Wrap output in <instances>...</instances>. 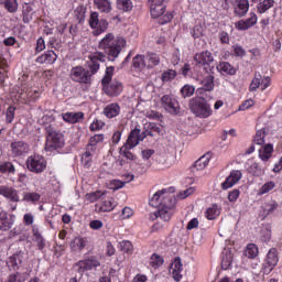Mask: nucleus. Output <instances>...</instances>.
<instances>
[{"label": "nucleus", "instance_id": "nucleus-1", "mask_svg": "<svg viewBox=\"0 0 282 282\" xmlns=\"http://www.w3.org/2000/svg\"><path fill=\"white\" fill-rule=\"evenodd\" d=\"M127 46V40L123 37H117L113 33H108L106 36L99 42V50L102 52H97L90 61L87 62L89 74L94 76V74L98 73L100 69V63H113L118 56H120V52H122V47Z\"/></svg>", "mask_w": 282, "mask_h": 282}, {"label": "nucleus", "instance_id": "nucleus-2", "mask_svg": "<svg viewBox=\"0 0 282 282\" xmlns=\"http://www.w3.org/2000/svg\"><path fill=\"white\" fill-rule=\"evenodd\" d=\"M115 69L116 67L108 66L106 68V74L101 79V85L104 87L105 94H107V96H110L111 98H116V96H120V94H122V83L116 79L111 82V78H113Z\"/></svg>", "mask_w": 282, "mask_h": 282}, {"label": "nucleus", "instance_id": "nucleus-3", "mask_svg": "<svg viewBox=\"0 0 282 282\" xmlns=\"http://www.w3.org/2000/svg\"><path fill=\"white\" fill-rule=\"evenodd\" d=\"M188 108L196 118H208L213 110L210 104L204 97H194L188 102Z\"/></svg>", "mask_w": 282, "mask_h": 282}, {"label": "nucleus", "instance_id": "nucleus-4", "mask_svg": "<svg viewBox=\"0 0 282 282\" xmlns=\"http://www.w3.org/2000/svg\"><path fill=\"white\" fill-rule=\"evenodd\" d=\"M175 204H177V198H175V196L173 195L164 196L161 199L159 213L163 221H171V217H173V208H175Z\"/></svg>", "mask_w": 282, "mask_h": 282}, {"label": "nucleus", "instance_id": "nucleus-5", "mask_svg": "<svg viewBox=\"0 0 282 282\" xmlns=\"http://www.w3.org/2000/svg\"><path fill=\"white\" fill-rule=\"evenodd\" d=\"M65 147V139L62 133L47 131L45 151H58Z\"/></svg>", "mask_w": 282, "mask_h": 282}, {"label": "nucleus", "instance_id": "nucleus-6", "mask_svg": "<svg viewBox=\"0 0 282 282\" xmlns=\"http://www.w3.org/2000/svg\"><path fill=\"white\" fill-rule=\"evenodd\" d=\"M98 12H91L89 18V26L94 30V36H100L104 32H107L109 28V22L106 19L99 18Z\"/></svg>", "mask_w": 282, "mask_h": 282}, {"label": "nucleus", "instance_id": "nucleus-7", "mask_svg": "<svg viewBox=\"0 0 282 282\" xmlns=\"http://www.w3.org/2000/svg\"><path fill=\"white\" fill-rule=\"evenodd\" d=\"M70 78L75 80V83H82L83 85L91 84V74L89 70L83 68V66L72 68Z\"/></svg>", "mask_w": 282, "mask_h": 282}, {"label": "nucleus", "instance_id": "nucleus-8", "mask_svg": "<svg viewBox=\"0 0 282 282\" xmlns=\"http://www.w3.org/2000/svg\"><path fill=\"white\" fill-rule=\"evenodd\" d=\"M100 265V261H98L95 257H91L89 259L79 260L74 264L75 272H78L80 276L85 274V272H88V270H94V268H98Z\"/></svg>", "mask_w": 282, "mask_h": 282}, {"label": "nucleus", "instance_id": "nucleus-9", "mask_svg": "<svg viewBox=\"0 0 282 282\" xmlns=\"http://www.w3.org/2000/svg\"><path fill=\"white\" fill-rule=\"evenodd\" d=\"M161 105L167 113H171L172 116H180V111L182 108H180V101L177 99L171 97L170 95H165L161 98Z\"/></svg>", "mask_w": 282, "mask_h": 282}, {"label": "nucleus", "instance_id": "nucleus-10", "mask_svg": "<svg viewBox=\"0 0 282 282\" xmlns=\"http://www.w3.org/2000/svg\"><path fill=\"white\" fill-rule=\"evenodd\" d=\"M46 166L45 159L41 155H31L26 160V167L32 173H43Z\"/></svg>", "mask_w": 282, "mask_h": 282}, {"label": "nucleus", "instance_id": "nucleus-11", "mask_svg": "<svg viewBox=\"0 0 282 282\" xmlns=\"http://www.w3.org/2000/svg\"><path fill=\"white\" fill-rule=\"evenodd\" d=\"M194 61H196L198 65H207V67H205L207 74H214L213 69H215V66H210V64H213L215 61V58L213 57V53H210L209 51H205L200 54H196L194 56Z\"/></svg>", "mask_w": 282, "mask_h": 282}, {"label": "nucleus", "instance_id": "nucleus-12", "mask_svg": "<svg viewBox=\"0 0 282 282\" xmlns=\"http://www.w3.org/2000/svg\"><path fill=\"white\" fill-rule=\"evenodd\" d=\"M144 138H147V134L144 132H142V134H140V129L135 128L133 129L128 139L127 142L123 145V149H135V147H138L140 144V142H142V140H144Z\"/></svg>", "mask_w": 282, "mask_h": 282}, {"label": "nucleus", "instance_id": "nucleus-13", "mask_svg": "<svg viewBox=\"0 0 282 282\" xmlns=\"http://www.w3.org/2000/svg\"><path fill=\"white\" fill-rule=\"evenodd\" d=\"M265 261L267 263L263 265V272L264 274H270L279 263V252L276 251V248L269 250Z\"/></svg>", "mask_w": 282, "mask_h": 282}, {"label": "nucleus", "instance_id": "nucleus-14", "mask_svg": "<svg viewBox=\"0 0 282 282\" xmlns=\"http://www.w3.org/2000/svg\"><path fill=\"white\" fill-rule=\"evenodd\" d=\"M30 152V144L25 141H14L11 143V155L13 158H23V155Z\"/></svg>", "mask_w": 282, "mask_h": 282}, {"label": "nucleus", "instance_id": "nucleus-15", "mask_svg": "<svg viewBox=\"0 0 282 282\" xmlns=\"http://www.w3.org/2000/svg\"><path fill=\"white\" fill-rule=\"evenodd\" d=\"M23 264V256L21 252L14 253L11 256L7 261V267L9 268L10 272H17Z\"/></svg>", "mask_w": 282, "mask_h": 282}, {"label": "nucleus", "instance_id": "nucleus-16", "mask_svg": "<svg viewBox=\"0 0 282 282\" xmlns=\"http://www.w3.org/2000/svg\"><path fill=\"white\" fill-rule=\"evenodd\" d=\"M241 180V171L234 170L231 171L230 175L226 178V181L221 184V188L224 191H228V188H232L237 182Z\"/></svg>", "mask_w": 282, "mask_h": 282}, {"label": "nucleus", "instance_id": "nucleus-17", "mask_svg": "<svg viewBox=\"0 0 282 282\" xmlns=\"http://www.w3.org/2000/svg\"><path fill=\"white\" fill-rule=\"evenodd\" d=\"M14 225V218L6 212H0V230L3 232L10 230Z\"/></svg>", "mask_w": 282, "mask_h": 282}, {"label": "nucleus", "instance_id": "nucleus-18", "mask_svg": "<svg viewBox=\"0 0 282 282\" xmlns=\"http://www.w3.org/2000/svg\"><path fill=\"white\" fill-rule=\"evenodd\" d=\"M248 10H250V2L248 0H239L234 7V14L239 18L246 17Z\"/></svg>", "mask_w": 282, "mask_h": 282}, {"label": "nucleus", "instance_id": "nucleus-19", "mask_svg": "<svg viewBox=\"0 0 282 282\" xmlns=\"http://www.w3.org/2000/svg\"><path fill=\"white\" fill-rule=\"evenodd\" d=\"M0 195L10 199V202H19V193L14 187L0 186Z\"/></svg>", "mask_w": 282, "mask_h": 282}, {"label": "nucleus", "instance_id": "nucleus-20", "mask_svg": "<svg viewBox=\"0 0 282 282\" xmlns=\"http://www.w3.org/2000/svg\"><path fill=\"white\" fill-rule=\"evenodd\" d=\"M252 25H257V14L254 13H250V18L247 20L236 22L237 30H250Z\"/></svg>", "mask_w": 282, "mask_h": 282}, {"label": "nucleus", "instance_id": "nucleus-21", "mask_svg": "<svg viewBox=\"0 0 282 282\" xmlns=\"http://www.w3.org/2000/svg\"><path fill=\"white\" fill-rule=\"evenodd\" d=\"M182 258L176 257L174 262L172 263V275L174 281L180 282L182 281Z\"/></svg>", "mask_w": 282, "mask_h": 282}, {"label": "nucleus", "instance_id": "nucleus-22", "mask_svg": "<svg viewBox=\"0 0 282 282\" xmlns=\"http://www.w3.org/2000/svg\"><path fill=\"white\" fill-rule=\"evenodd\" d=\"M113 198H109L107 200H102L101 203L96 204V210L98 213H111L116 208Z\"/></svg>", "mask_w": 282, "mask_h": 282}, {"label": "nucleus", "instance_id": "nucleus-23", "mask_svg": "<svg viewBox=\"0 0 282 282\" xmlns=\"http://www.w3.org/2000/svg\"><path fill=\"white\" fill-rule=\"evenodd\" d=\"M56 58H58V56L54 51H47L46 53L36 58V63L54 65V63H56Z\"/></svg>", "mask_w": 282, "mask_h": 282}, {"label": "nucleus", "instance_id": "nucleus-24", "mask_svg": "<svg viewBox=\"0 0 282 282\" xmlns=\"http://www.w3.org/2000/svg\"><path fill=\"white\" fill-rule=\"evenodd\" d=\"M85 118V113L83 112H66L63 115V120L65 122H70V124H76V122H80Z\"/></svg>", "mask_w": 282, "mask_h": 282}, {"label": "nucleus", "instance_id": "nucleus-25", "mask_svg": "<svg viewBox=\"0 0 282 282\" xmlns=\"http://www.w3.org/2000/svg\"><path fill=\"white\" fill-rule=\"evenodd\" d=\"M88 243L89 241L87 240V238L78 237L70 242V248L72 250H74V252H77V251L80 252L82 250H85Z\"/></svg>", "mask_w": 282, "mask_h": 282}, {"label": "nucleus", "instance_id": "nucleus-26", "mask_svg": "<svg viewBox=\"0 0 282 282\" xmlns=\"http://www.w3.org/2000/svg\"><path fill=\"white\" fill-rule=\"evenodd\" d=\"M272 151H274V147L271 143H268L259 150V158L263 162H268L270 158H272Z\"/></svg>", "mask_w": 282, "mask_h": 282}, {"label": "nucleus", "instance_id": "nucleus-27", "mask_svg": "<svg viewBox=\"0 0 282 282\" xmlns=\"http://www.w3.org/2000/svg\"><path fill=\"white\" fill-rule=\"evenodd\" d=\"M232 265V250L224 249L223 251V260H221V269L228 270Z\"/></svg>", "mask_w": 282, "mask_h": 282}, {"label": "nucleus", "instance_id": "nucleus-28", "mask_svg": "<svg viewBox=\"0 0 282 282\" xmlns=\"http://www.w3.org/2000/svg\"><path fill=\"white\" fill-rule=\"evenodd\" d=\"M210 153H206L203 156H200L195 163H194V169L197 171H204L206 166H208V162H210Z\"/></svg>", "mask_w": 282, "mask_h": 282}, {"label": "nucleus", "instance_id": "nucleus-29", "mask_svg": "<svg viewBox=\"0 0 282 282\" xmlns=\"http://www.w3.org/2000/svg\"><path fill=\"white\" fill-rule=\"evenodd\" d=\"M165 11H166V4L150 6V12H151L152 19H159V17H162Z\"/></svg>", "mask_w": 282, "mask_h": 282}, {"label": "nucleus", "instance_id": "nucleus-30", "mask_svg": "<svg viewBox=\"0 0 282 282\" xmlns=\"http://www.w3.org/2000/svg\"><path fill=\"white\" fill-rule=\"evenodd\" d=\"M107 118H116L120 113V106L118 104H110L104 109Z\"/></svg>", "mask_w": 282, "mask_h": 282}, {"label": "nucleus", "instance_id": "nucleus-31", "mask_svg": "<svg viewBox=\"0 0 282 282\" xmlns=\"http://www.w3.org/2000/svg\"><path fill=\"white\" fill-rule=\"evenodd\" d=\"M220 214H221V207H219V205L217 204H213L212 207H209L206 210V217L209 220L217 219V217H219Z\"/></svg>", "mask_w": 282, "mask_h": 282}, {"label": "nucleus", "instance_id": "nucleus-32", "mask_svg": "<svg viewBox=\"0 0 282 282\" xmlns=\"http://www.w3.org/2000/svg\"><path fill=\"white\" fill-rule=\"evenodd\" d=\"M216 69L223 72L224 74H229L230 76H235V74H237L235 67H232V65H230L228 62H221L219 66H216Z\"/></svg>", "mask_w": 282, "mask_h": 282}, {"label": "nucleus", "instance_id": "nucleus-33", "mask_svg": "<svg viewBox=\"0 0 282 282\" xmlns=\"http://www.w3.org/2000/svg\"><path fill=\"white\" fill-rule=\"evenodd\" d=\"M200 85H203V89L205 91H213L215 88V76L207 75L202 82Z\"/></svg>", "mask_w": 282, "mask_h": 282}, {"label": "nucleus", "instance_id": "nucleus-34", "mask_svg": "<svg viewBox=\"0 0 282 282\" xmlns=\"http://www.w3.org/2000/svg\"><path fill=\"white\" fill-rule=\"evenodd\" d=\"M166 193V189H162L156 192L152 198L150 199L149 204L150 206H152L153 208H160V204H162V195H164Z\"/></svg>", "mask_w": 282, "mask_h": 282}, {"label": "nucleus", "instance_id": "nucleus-35", "mask_svg": "<svg viewBox=\"0 0 282 282\" xmlns=\"http://www.w3.org/2000/svg\"><path fill=\"white\" fill-rule=\"evenodd\" d=\"M95 4L100 12H106L107 14L111 12V2L109 0H95Z\"/></svg>", "mask_w": 282, "mask_h": 282}, {"label": "nucleus", "instance_id": "nucleus-36", "mask_svg": "<svg viewBox=\"0 0 282 282\" xmlns=\"http://www.w3.org/2000/svg\"><path fill=\"white\" fill-rule=\"evenodd\" d=\"M118 10H123V12H131L133 10V2L131 0H117Z\"/></svg>", "mask_w": 282, "mask_h": 282}, {"label": "nucleus", "instance_id": "nucleus-37", "mask_svg": "<svg viewBox=\"0 0 282 282\" xmlns=\"http://www.w3.org/2000/svg\"><path fill=\"white\" fill-rule=\"evenodd\" d=\"M265 128L258 130L253 138L254 144H258L259 147L265 144Z\"/></svg>", "mask_w": 282, "mask_h": 282}, {"label": "nucleus", "instance_id": "nucleus-38", "mask_svg": "<svg viewBox=\"0 0 282 282\" xmlns=\"http://www.w3.org/2000/svg\"><path fill=\"white\" fill-rule=\"evenodd\" d=\"M245 254L248 257V259H254L259 254V248L254 243H249Z\"/></svg>", "mask_w": 282, "mask_h": 282}, {"label": "nucleus", "instance_id": "nucleus-39", "mask_svg": "<svg viewBox=\"0 0 282 282\" xmlns=\"http://www.w3.org/2000/svg\"><path fill=\"white\" fill-rule=\"evenodd\" d=\"M164 264V258L158 253H153L150 258V265L154 269L160 268V265Z\"/></svg>", "mask_w": 282, "mask_h": 282}, {"label": "nucleus", "instance_id": "nucleus-40", "mask_svg": "<svg viewBox=\"0 0 282 282\" xmlns=\"http://www.w3.org/2000/svg\"><path fill=\"white\" fill-rule=\"evenodd\" d=\"M104 139L105 137L102 134H95L91 137L88 143V151H96V144H98V142H102Z\"/></svg>", "mask_w": 282, "mask_h": 282}, {"label": "nucleus", "instance_id": "nucleus-41", "mask_svg": "<svg viewBox=\"0 0 282 282\" xmlns=\"http://www.w3.org/2000/svg\"><path fill=\"white\" fill-rule=\"evenodd\" d=\"M85 14H87V8L84 6L77 7L75 10V17L78 23H85Z\"/></svg>", "mask_w": 282, "mask_h": 282}, {"label": "nucleus", "instance_id": "nucleus-42", "mask_svg": "<svg viewBox=\"0 0 282 282\" xmlns=\"http://www.w3.org/2000/svg\"><path fill=\"white\" fill-rule=\"evenodd\" d=\"M272 6H274V0H264L258 4V12L263 14V12H268Z\"/></svg>", "mask_w": 282, "mask_h": 282}, {"label": "nucleus", "instance_id": "nucleus-43", "mask_svg": "<svg viewBox=\"0 0 282 282\" xmlns=\"http://www.w3.org/2000/svg\"><path fill=\"white\" fill-rule=\"evenodd\" d=\"M4 8L8 10V12L14 13L17 10H19V3L17 0H3Z\"/></svg>", "mask_w": 282, "mask_h": 282}, {"label": "nucleus", "instance_id": "nucleus-44", "mask_svg": "<svg viewBox=\"0 0 282 282\" xmlns=\"http://www.w3.org/2000/svg\"><path fill=\"white\" fill-rule=\"evenodd\" d=\"M181 94H182L183 98H191V96H193V94H195V87L192 85H185L181 89Z\"/></svg>", "mask_w": 282, "mask_h": 282}, {"label": "nucleus", "instance_id": "nucleus-45", "mask_svg": "<svg viewBox=\"0 0 282 282\" xmlns=\"http://www.w3.org/2000/svg\"><path fill=\"white\" fill-rule=\"evenodd\" d=\"M132 65H133L134 69H142L145 65L144 64V56L137 55L135 57H133Z\"/></svg>", "mask_w": 282, "mask_h": 282}, {"label": "nucleus", "instance_id": "nucleus-46", "mask_svg": "<svg viewBox=\"0 0 282 282\" xmlns=\"http://www.w3.org/2000/svg\"><path fill=\"white\" fill-rule=\"evenodd\" d=\"M175 76H177V72L173 70V69H167L166 72H164L162 74V80L163 83H170V80H173V78H175Z\"/></svg>", "mask_w": 282, "mask_h": 282}, {"label": "nucleus", "instance_id": "nucleus-47", "mask_svg": "<svg viewBox=\"0 0 282 282\" xmlns=\"http://www.w3.org/2000/svg\"><path fill=\"white\" fill-rule=\"evenodd\" d=\"M122 252H127V254H131L133 252V245L129 240H123L121 243Z\"/></svg>", "mask_w": 282, "mask_h": 282}, {"label": "nucleus", "instance_id": "nucleus-48", "mask_svg": "<svg viewBox=\"0 0 282 282\" xmlns=\"http://www.w3.org/2000/svg\"><path fill=\"white\" fill-rule=\"evenodd\" d=\"M272 238V231L270 229L264 228L260 232V241H263L264 243H268L270 239Z\"/></svg>", "mask_w": 282, "mask_h": 282}, {"label": "nucleus", "instance_id": "nucleus-49", "mask_svg": "<svg viewBox=\"0 0 282 282\" xmlns=\"http://www.w3.org/2000/svg\"><path fill=\"white\" fill-rule=\"evenodd\" d=\"M41 199V194L39 193H25L23 200L24 202H39Z\"/></svg>", "mask_w": 282, "mask_h": 282}, {"label": "nucleus", "instance_id": "nucleus-50", "mask_svg": "<svg viewBox=\"0 0 282 282\" xmlns=\"http://www.w3.org/2000/svg\"><path fill=\"white\" fill-rule=\"evenodd\" d=\"M148 58L150 63L149 67H155V65H160V56H158V54L149 53Z\"/></svg>", "mask_w": 282, "mask_h": 282}, {"label": "nucleus", "instance_id": "nucleus-51", "mask_svg": "<svg viewBox=\"0 0 282 282\" xmlns=\"http://www.w3.org/2000/svg\"><path fill=\"white\" fill-rule=\"evenodd\" d=\"M261 87V75L254 77L250 84L249 91H257Z\"/></svg>", "mask_w": 282, "mask_h": 282}, {"label": "nucleus", "instance_id": "nucleus-52", "mask_svg": "<svg viewBox=\"0 0 282 282\" xmlns=\"http://www.w3.org/2000/svg\"><path fill=\"white\" fill-rule=\"evenodd\" d=\"M0 173H14V165L10 162H6L0 165Z\"/></svg>", "mask_w": 282, "mask_h": 282}, {"label": "nucleus", "instance_id": "nucleus-53", "mask_svg": "<svg viewBox=\"0 0 282 282\" xmlns=\"http://www.w3.org/2000/svg\"><path fill=\"white\" fill-rule=\"evenodd\" d=\"M274 186H276V184H274V182H268L264 185H262V187L260 188V195H265V193H270V191H272V188H274Z\"/></svg>", "mask_w": 282, "mask_h": 282}, {"label": "nucleus", "instance_id": "nucleus-54", "mask_svg": "<svg viewBox=\"0 0 282 282\" xmlns=\"http://www.w3.org/2000/svg\"><path fill=\"white\" fill-rule=\"evenodd\" d=\"M102 197V193L100 191L90 193L86 195V199H88V202H98V199H100Z\"/></svg>", "mask_w": 282, "mask_h": 282}, {"label": "nucleus", "instance_id": "nucleus-55", "mask_svg": "<svg viewBox=\"0 0 282 282\" xmlns=\"http://www.w3.org/2000/svg\"><path fill=\"white\" fill-rule=\"evenodd\" d=\"M14 111H17V108L13 106H10L7 109V112H6L7 119L6 120H7L8 124H10V122H12V120H14Z\"/></svg>", "mask_w": 282, "mask_h": 282}, {"label": "nucleus", "instance_id": "nucleus-56", "mask_svg": "<svg viewBox=\"0 0 282 282\" xmlns=\"http://www.w3.org/2000/svg\"><path fill=\"white\" fill-rule=\"evenodd\" d=\"M129 150L130 149L122 147L120 149V154L123 155V158H126L127 160H135V155H133V153H131Z\"/></svg>", "mask_w": 282, "mask_h": 282}, {"label": "nucleus", "instance_id": "nucleus-57", "mask_svg": "<svg viewBox=\"0 0 282 282\" xmlns=\"http://www.w3.org/2000/svg\"><path fill=\"white\" fill-rule=\"evenodd\" d=\"M203 32H204V28L200 24H198L193 28L192 34H193L194 39H199V36H202Z\"/></svg>", "mask_w": 282, "mask_h": 282}, {"label": "nucleus", "instance_id": "nucleus-58", "mask_svg": "<svg viewBox=\"0 0 282 282\" xmlns=\"http://www.w3.org/2000/svg\"><path fill=\"white\" fill-rule=\"evenodd\" d=\"M254 105L252 99L246 100L241 106H239L238 111H246V109H250Z\"/></svg>", "mask_w": 282, "mask_h": 282}, {"label": "nucleus", "instance_id": "nucleus-59", "mask_svg": "<svg viewBox=\"0 0 282 282\" xmlns=\"http://www.w3.org/2000/svg\"><path fill=\"white\" fill-rule=\"evenodd\" d=\"M238 198H239V189H234L229 192L228 194L229 202H237Z\"/></svg>", "mask_w": 282, "mask_h": 282}, {"label": "nucleus", "instance_id": "nucleus-60", "mask_svg": "<svg viewBox=\"0 0 282 282\" xmlns=\"http://www.w3.org/2000/svg\"><path fill=\"white\" fill-rule=\"evenodd\" d=\"M44 50H45V40H43V37H40L36 42L35 51L43 52Z\"/></svg>", "mask_w": 282, "mask_h": 282}, {"label": "nucleus", "instance_id": "nucleus-61", "mask_svg": "<svg viewBox=\"0 0 282 282\" xmlns=\"http://www.w3.org/2000/svg\"><path fill=\"white\" fill-rule=\"evenodd\" d=\"M199 226V220H197V218H193L188 224L186 229L187 230H193L194 228H198Z\"/></svg>", "mask_w": 282, "mask_h": 282}, {"label": "nucleus", "instance_id": "nucleus-62", "mask_svg": "<svg viewBox=\"0 0 282 282\" xmlns=\"http://www.w3.org/2000/svg\"><path fill=\"white\" fill-rule=\"evenodd\" d=\"M89 226L93 230H100V228H102V223L100 220H91Z\"/></svg>", "mask_w": 282, "mask_h": 282}, {"label": "nucleus", "instance_id": "nucleus-63", "mask_svg": "<svg viewBox=\"0 0 282 282\" xmlns=\"http://www.w3.org/2000/svg\"><path fill=\"white\" fill-rule=\"evenodd\" d=\"M122 215L124 219H129V217H133V209H131V207H124L122 209Z\"/></svg>", "mask_w": 282, "mask_h": 282}, {"label": "nucleus", "instance_id": "nucleus-64", "mask_svg": "<svg viewBox=\"0 0 282 282\" xmlns=\"http://www.w3.org/2000/svg\"><path fill=\"white\" fill-rule=\"evenodd\" d=\"M219 39L221 43H230V37L226 31L219 33Z\"/></svg>", "mask_w": 282, "mask_h": 282}]
</instances>
